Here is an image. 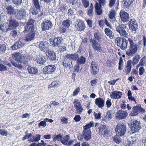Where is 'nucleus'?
I'll return each instance as SVG.
<instances>
[{"instance_id":"24","label":"nucleus","mask_w":146,"mask_h":146,"mask_svg":"<svg viewBox=\"0 0 146 146\" xmlns=\"http://www.w3.org/2000/svg\"><path fill=\"white\" fill-rule=\"evenodd\" d=\"M79 55L77 52L71 54H68L65 56V57L70 60L75 61L77 60Z\"/></svg>"},{"instance_id":"47","label":"nucleus","mask_w":146,"mask_h":146,"mask_svg":"<svg viewBox=\"0 0 146 146\" xmlns=\"http://www.w3.org/2000/svg\"><path fill=\"white\" fill-rule=\"evenodd\" d=\"M71 23V22L69 19H66L63 21L62 25L64 27L68 28L70 27Z\"/></svg>"},{"instance_id":"30","label":"nucleus","mask_w":146,"mask_h":146,"mask_svg":"<svg viewBox=\"0 0 146 146\" xmlns=\"http://www.w3.org/2000/svg\"><path fill=\"white\" fill-rule=\"evenodd\" d=\"M30 136V142H37L40 139L41 135L40 134H36L33 135L31 133Z\"/></svg>"},{"instance_id":"17","label":"nucleus","mask_w":146,"mask_h":146,"mask_svg":"<svg viewBox=\"0 0 146 146\" xmlns=\"http://www.w3.org/2000/svg\"><path fill=\"white\" fill-rule=\"evenodd\" d=\"M41 25L42 29L44 31L50 29L53 25L52 22L49 20L43 22Z\"/></svg>"},{"instance_id":"64","label":"nucleus","mask_w":146,"mask_h":146,"mask_svg":"<svg viewBox=\"0 0 146 146\" xmlns=\"http://www.w3.org/2000/svg\"><path fill=\"white\" fill-rule=\"evenodd\" d=\"M82 3L85 8H87L89 6V3L88 1L82 0Z\"/></svg>"},{"instance_id":"43","label":"nucleus","mask_w":146,"mask_h":146,"mask_svg":"<svg viewBox=\"0 0 146 146\" xmlns=\"http://www.w3.org/2000/svg\"><path fill=\"white\" fill-rule=\"evenodd\" d=\"M70 139L69 136L68 135H67L64 137L63 138H62L61 141L63 144L64 145H67Z\"/></svg>"},{"instance_id":"41","label":"nucleus","mask_w":146,"mask_h":146,"mask_svg":"<svg viewBox=\"0 0 146 146\" xmlns=\"http://www.w3.org/2000/svg\"><path fill=\"white\" fill-rule=\"evenodd\" d=\"M77 64H85L86 61V58L83 56H79L77 60Z\"/></svg>"},{"instance_id":"32","label":"nucleus","mask_w":146,"mask_h":146,"mask_svg":"<svg viewBox=\"0 0 146 146\" xmlns=\"http://www.w3.org/2000/svg\"><path fill=\"white\" fill-rule=\"evenodd\" d=\"M131 64L132 60H129L127 61L125 69V72L127 74H128L131 69Z\"/></svg>"},{"instance_id":"34","label":"nucleus","mask_w":146,"mask_h":146,"mask_svg":"<svg viewBox=\"0 0 146 146\" xmlns=\"http://www.w3.org/2000/svg\"><path fill=\"white\" fill-rule=\"evenodd\" d=\"M35 35V33H27L25 37V40L27 42L31 41L34 38Z\"/></svg>"},{"instance_id":"39","label":"nucleus","mask_w":146,"mask_h":146,"mask_svg":"<svg viewBox=\"0 0 146 146\" xmlns=\"http://www.w3.org/2000/svg\"><path fill=\"white\" fill-rule=\"evenodd\" d=\"M141 57L138 54H137L132 59V64L133 66L137 64L139 62Z\"/></svg>"},{"instance_id":"37","label":"nucleus","mask_w":146,"mask_h":146,"mask_svg":"<svg viewBox=\"0 0 146 146\" xmlns=\"http://www.w3.org/2000/svg\"><path fill=\"white\" fill-rule=\"evenodd\" d=\"M116 0H110L108 6L110 7H112L113 6H115V8L116 10H117L118 9V7L119 5V3H117L116 5H115V4Z\"/></svg>"},{"instance_id":"49","label":"nucleus","mask_w":146,"mask_h":146,"mask_svg":"<svg viewBox=\"0 0 146 146\" xmlns=\"http://www.w3.org/2000/svg\"><path fill=\"white\" fill-rule=\"evenodd\" d=\"M123 62L122 57H120L119 59L118 69L119 70H122L123 68Z\"/></svg>"},{"instance_id":"22","label":"nucleus","mask_w":146,"mask_h":146,"mask_svg":"<svg viewBox=\"0 0 146 146\" xmlns=\"http://www.w3.org/2000/svg\"><path fill=\"white\" fill-rule=\"evenodd\" d=\"M129 25L133 31H135L137 29L138 25L137 22L134 19H132L129 21Z\"/></svg>"},{"instance_id":"16","label":"nucleus","mask_w":146,"mask_h":146,"mask_svg":"<svg viewBox=\"0 0 146 146\" xmlns=\"http://www.w3.org/2000/svg\"><path fill=\"white\" fill-rule=\"evenodd\" d=\"M122 95V92L115 90L111 92L110 94V96L113 99H120Z\"/></svg>"},{"instance_id":"52","label":"nucleus","mask_w":146,"mask_h":146,"mask_svg":"<svg viewBox=\"0 0 146 146\" xmlns=\"http://www.w3.org/2000/svg\"><path fill=\"white\" fill-rule=\"evenodd\" d=\"M20 55L21 54L20 53H18L16 54L15 55V58L14 60L22 62V60Z\"/></svg>"},{"instance_id":"63","label":"nucleus","mask_w":146,"mask_h":146,"mask_svg":"<svg viewBox=\"0 0 146 146\" xmlns=\"http://www.w3.org/2000/svg\"><path fill=\"white\" fill-rule=\"evenodd\" d=\"M139 63L142 66H143L144 64H146V58L145 56L142 57Z\"/></svg>"},{"instance_id":"14","label":"nucleus","mask_w":146,"mask_h":146,"mask_svg":"<svg viewBox=\"0 0 146 146\" xmlns=\"http://www.w3.org/2000/svg\"><path fill=\"white\" fill-rule=\"evenodd\" d=\"M97 64L94 61H92L90 66V71L92 75H95L98 73L99 68Z\"/></svg>"},{"instance_id":"59","label":"nucleus","mask_w":146,"mask_h":146,"mask_svg":"<svg viewBox=\"0 0 146 146\" xmlns=\"http://www.w3.org/2000/svg\"><path fill=\"white\" fill-rule=\"evenodd\" d=\"M34 7H40L38 0H32Z\"/></svg>"},{"instance_id":"18","label":"nucleus","mask_w":146,"mask_h":146,"mask_svg":"<svg viewBox=\"0 0 146 146\" xmlns=\"http://www.w3.org/2000/svg\"><path fill=\"white\" fill-rule=\"evenodd\" d=\"M82 137L86 141L89 140L91 137V133L90 130L84 129L82 133Z\"/></svg>"},{"instance_id":"33","label":"nucleus","mask_w":146,"mask_h":146,"mask_svg":"<svg viewBox=\"0 0 146 146\" xmlns=\"http://www.w3.org/2000/svg\"><path fill=\"white\" fill-rule=\"evenodd\" d=\"M27 69L28 72L30 74L34 75L38 73V70L35 67L29 66Z\"/></svg>"},{"instance_id":"54","label":"nucleus","mask_w":146,"mask_h":146,"mask_svg":"<svg viewBox=\"0 0 146 146\" xmlns=\"http://www.w3.org/2000/svg\"><path fill=\"white\" fill-rule=\"evenodd\" d=\"M22 0H12L13 3L17 6H19L22 3Z\"/></svg>"},{"instance_id":"45","label":"nucleus","mask_w":146,"mask_h":146,"mask_svg":"<svg viewBox=\"0 0 146 146\" xmlns=\"http://www.w3.org/2000/svg\"><path fill=\"white\" fill-rule=\"evenodd\" d=\"M62 138V134L60 133L58 135H54L53 138V141H59L60 140L61 141V139Z\"/></svg>"},{"instance_id":"3","label":"nucleus","mask_w":146,"mask_h":146,"mask_svg":"<svg viewBox=\"0 0 146 146\" xmlns=\"http://www.w3.org/2000/svg\"><path fill=\"white\" fill-rule=\"evenodd\" d=\"M115 131L118 135L122 136L126 132V125L122 123H119L116 125Z\"/></svg>"},{"instance_id":"5","label":"nucleus","mask_w":146,"mask_h":146,"mask_svg":"<svg viewBox=\"0 0 146 146\" xmlns=\"http://www.w3.org/2000/svg\"><path fill=\"white\" fill-rule=\"evenodd\" d=\"M49 41L54 47H56L61 45L63 42V40L62 37L58 36L55 37L53 39L51 38L50 39Z\"/></svg>"},{"instance_id":"38","label":"nucleus","mask_w":146,"mask_h":146,"mask_svg":"<svg viewBox=\"0 0 146 146\" xmlns=\"http://www.w3.org/2000/svg\"><path fill=\"white\" fill-rule=\"evenodd\" d=\"M115 16V10L113 9H112L111 10L109 14V18L111 19L112 20V21L110 20V21L111 22H114L115 21V20L114 18Z\"/></svg>"},{"instance_id":"51","label":"nucleus","mask_w":146,"mask_h":146,"mask_svg":"<svg viewBox=\"0 0 146 146\" xmlns=\"http://www.w3.org/2000/svg\"><path fill=\"white\" fill-rule=\"evenodd\" d=\"M76 10L74 9H69L68 10V15H76L77 13Z\"/></svg>"},{"instance_id":"4","label":"nucleus","mask_w":146,"mask_h":146,"mask_svg":"<svg viewBox=\"0 0 146 146\" xmlns=\"http://www.w3.org/2000/svg\"><path fill=\"white\" fill-rule=\"evenodd\" d=\"M145 111V110L141 108L140 104L137 105L133 107L132 110L131 112L130 115L132 116H135L137 115L139 112L143 113Z\"/></svg>"},{"instance_id":"55","label":"nucleus","mask_w":146,"mask_h":146,"mask_svg":"<svg viewBox=\"0 0 146 146\" xmlns=\"http://www.w3.org/2000/svg\"><path fill=\"white\" fill-rule=\"evenodd\" d=\"M94 115L95 116V118L96 119H100L102 117L101 113L100 112H99L98 113L94 112Z\"/></svg>"},{"instance_id":"53","label":"nucleus","mask_w":146,"mask_h":146,"mask_svg":"<svg viewBox=\"0 0 146 146\" xmlns=\"http://www.w3.org/2000/svg\"><path fill=\"white\" fill-rule=\"evenodd\" d=\"M134 0H124V4L126 6H130Z\"/></svg>"},{"instance_id":"35","label":"nucleus","mask_w":146,"mask_h":146,"mask_svg":"<svg viewBox=\"0 0 146 146\" xmlns=\"http://www.w3.org/2000/svg\"><path fill=\"white\" fill-rule=\"evenodd\" d=\"M104 31L106 35L108 36L110 39H113L114 36V33L110 29L108 28L105 29Z\"/></svg>"},{"instance_id":"6","label":"nucleus","mask_w":146,"mask_h":146,"mask_svg":"<svg viewBox=\"0 0 146 146\" xmlns=\"http://www.w3.org/2000/svg\"><path fill=\"white\" fill-rule=\"evenodd\" d=\"M14 15L15 18L19 20L24 19L26 15V10L24 9H17Z\"/></svg>"},{"instance_id":"57","label":"nucleus","mask_w":146,"mask_h":146,"mask_svg":"<svg viewBox=\"0 0 146 146\" xmlns=\"http://www.w3.org/2000/svg\"><path fill=\"white\" fill-rule=\"evenodd\" d=\"M8 132L7 130L5 129H0V134L3 136H7L8 135Z\"/></svg>"},{"instance_id":"2","label":"nucleus","mask_w":146,"mask_h":146,"mask_svg":"<svg viewBox=\"0 0 146 146\" xmlns=\"http://www.w3.org/2000/svg\"><path fill=\"white\" fill-rule=\"evenodd\" d=\"M128 123L133 133L137 132L141 128L139 121L137 120H132L130 121Z\"/></svg>"},{"instance_id":"19","label":"nucleus","mask_w":146,"mask_h":146,"mask_svg":"<svg viewBox=\"0 0 146 146\" xmlns=\"http://www.w3.org/2000/svg\"><path fill=\"white\" fill-rule=\"evenodd\" d=\"M121 19L123 23L128 21L129 19V14L123 11H121L120 13Z\"/></svg>"},{"instance_id":"40","label":"nucleus","mask_w":146,"mask_h":146,"mask_svg":"<svg viewBox=\"0 0 146 146\" xmlns=\"http://www.w3.org/2000/svg\"><path fill=\"white\" fill-rule=\"evenodd\" d=\"M112 118L111 114L110 112H107L104 115V116L103 117L102 120L105 121H109Z\"/></svg>"},{"instance_id":"62","label":"nucleus","mask_w":146,"mask_h":146,"mask_svg":"<svg viewBox=\"0 0 146 146\" xmlns=\"http://www.w3.org/2000/svg\"><path fill=\"white\" fill-rule=\"evenodd\" d=\"M31 135V133L27 134L23 137L22 140L23 141H24L26 139H28V141H30V138Z\"/></svg>"},{"instance_id":"20","label":"nucleus","mask_w":146,"mask_h":146,"mask_svg":"<svg viewBox=\"0 0 146 146\" xmlns=\"http://www.w3.org/2000/svg\"><path fill=\"white\" fill-rule=\"evenodd\" d=\"M36 61L38 63L43 65L46 62V57L42 54H40L36 56Z\"/></svg>"},{"instance_id":"26","label":"nucleus","mask_w":146,"mask_h":146,"mask_svg":"<svg viewBox=\"0 0 146 146\" xmlns=\"http://www.w3.org/2000/svg\"><path fill=\"white\" fill-rule=\"evenodd\" d=\"M7 13L9 15H13L15 14L17 10L12 5H9L7 6L6 8Z\"/></svg>"},{"instance_id":"13","label":"nucleus","mask_w":146,"mask_h":146,"mask_svg":"<svg viewBox=\"0 0 146 146\" xmlns=\"http://www.w3.org/2000/svg\"><path fill=\"white\" fill-rule=\"evenodd\" d=\"M49 44L46 41H41L38 44L39 48L41 51L47 52L49 49Z\"/></svg>"},{"instance_id":"36","label":"nucleus","mask_w":146,"mask_h":146,"mask_svg":"<svg viewBox=\"0 0 146 146\" xmlns=\"http://www.w3.org/2000/svg\"><path fill=\"white\" fill-rule=\"evenodd\" d=\"M12 64L14 66L21 69L23 68V66L21 65L22 62L14 60H12L11 61Z\"/></svg>"},{"instance_id":"56","label":"nucleus","mask_w":146,"mask_h":146,"mask_svg":"<svg viewBox=\"0 0 146 146\" xmlns=\"http://www.w3.org/2000/svg\"><path fill=\"white\" fill-rule=\"evenodd\" d=\"M112 102L111 100L110 99L108 98L106 102V105L107 108H110L112 105Z\"/></svg>"},{"instance_id":"9","label":"nucleus","mask_w":146,"mask_h":146,"mask_svg":"<svg viewBox=\"0 0 146 146\" xmlns=\"http://www.w3.org/2000/svg\"><path fill=\"white\" fill-rule=\"evenodd\" d=\"M19 25V23L15 19H11L9 21L8 27L6 30L8 31L12 29H15Z\"/></svg>"},{"instance_id":"31","label":"nucleus","mask_w":146,"mask_h":146,"mask_svg":"<svg viewBox=\"0 0 146 146\" xmlns=\"http://www.w3.org/2000/svg\"><path fill=\"white\" fill-rule=\"evenodd\" d=\"M95 11L98 15H100L102 13L101 6L99 5V3L96 2L95 6Z\"/></svg>"},{"instance_id":"28","label":"nucleus","mask_w":146,"mask_h":146,"mask_svg":"<svg viewBox=\"0 0 146 146\" xmlns=\"http://www.w3.org/2000/svg\"><path fill=\"white\" fill-rule=\"evenodd\" d=\"M35 27L34 26H30L28 25H26L24 27V30L23 32L26 33H35L34 32Z\"/></svg>"},{"instance_id":"58","label":"nucleus","mask_w":146,"mask_h":146,"mask_svg":"<svg viewBox=\"0 0 146 146\" xmlns=\"http://www.w3.org/2000/svg\"><path fill=\"white\" fill-rule=\"evenodd\" d=\"M88 15L89 17L92 18L94 14L93 9H89L88 12Z\"/></svg>"},{"instance_id":"60","label":"nucleus","mask_w":146,"mask_h":146,"mask_svg":"<svg viewBox=\"0 0 146 146\" xmlns=\"http://www.w3.org/2000/svg\"><path fill=\"white\" fill-rule=\"evenodd\" d=\"M58 84V83L56 81L53 82L52 83L48 86V88L55 87Z\"/></svg>"},{"instance_id":"12","label":"nucleus","mask_w":146,"mask_h":146,"mask_svg":"<svg viewBox=\"0 0 146 146\" xmlns=\"http://www.w3.org/2000/svg\"><path fill=\"white\" fill-rule=\"evenodd\" d=\"M75 27L77 29L80 31H84L86 28L84 22L78 19L77 20L75 24Z\"/></svg>"},{"instance_id":"10","label":"nucleus","mask_w":146,"mask_h":146,"mask_svg":"<svg viewBox=\"0 0 146 146\" xmlns=\"http://www.w3.org/2000/svg\"><path fill=\"white\" fill-rule=\"evenodd\" d=\"M128 115L126 111L121 110L116 112L115 117L117 119L121 120L126 118Z\"/></svg>"},{"instance_id":"44","label":"nucleus","mask_w":146,"mask_h":146,"mask_svg":"<svg viewBox=\"0 0 146 146\" xmlns=\"http://www.w3.org/2000/svg\"><path fill=\"white\" fill-rule=\"evenodd\" d=\"M94 124L93 122L91 121L86 124L83 127L84 129L90 130L89 129L91 127H94Z\"/></svg>"},{"instance_id":"27","label":"nucleus","mask_w":146,"mask_h":146,"mask_svg":"<svg viewBox=\"0 0 146 146\" xmlns=\"http://www.w3.org/2000/svg\"><path fill=\"white\" fill-rule=\"evenodd\" d=\"M100 133L102 135L105 136L106 134H108V131L107 130V127L105 125H101L98 128Z\"/></svg>"},{"instance_id":"15","label":"nucleus","mask_w":146,"mask_h":146,"mask_svg":"<svg viewBox=\"0 0 146 146\" xmlns=\"http://www.w3.org/2000/svg\"><path fill=\"white\" fill-rule=\"evenodd\" d=\"M116 31L119 33L120 35L125 37H127L128 33L123 27L122 25L116 27Z\"/></svg>"},{"instance_id":"48","label":"nucleus","mask_w":146,"mask_h":146,"mask_svg":"<svg viewBox=\"0 0 146 146\" xmlns=\"http://www.w3.org/2000/svg\"><path fill=\"white\" fill-rule=\"evenodd\" d=\"M19 35V33L15 30L11 32L10 35L13 38H16L18 37Z\"/></svg>"},{"instance_id":"29","label":"nucleus","mask_w":146,"mask_h":146,"mask_svg":"<svg viewBox=\"0 0 146 146\" xmlns=\"http://www.w3.org/2000/svg\"><path fill=\"white\" fill-rule=\"evenodd\" d=\"M48 51L47 56L48 58L51 60L54 61L55 60L56 58V56L55 52L52 51L50 50H49Z\"/></svg>"},{"instance_id":"21","label":"nucleus","mask_w":146,"mask_h":146,"mask_svg":"<svg viewBox=\"0 0 146 146\" xmlns=\"http://www.w3.org/2000/svg\"><path fill=\"white\" fill-rule=\"evenodd\" d=\"M94 102L96 105L99 108L104 107L105 105V100L101 97L96 98Z\"/></svg>"},{"instance_id":"23","label":"nucleus","mask_w":146,"mask_h":146,"mask_svg":"<svg viewBox=\"0 0 146 146\" xmlns=\"http://www.w3.org/2000/svg\"><path fill=\"white\" fill-rule=\"evenodd\" d=\"M31 12L33 15H38V16L39 17L42 16L44 14L43 12L41 11L40 8L38 7H33L31 10Z\"/></svg>"},{"instance_id":"42","label":"nucleus","mask_w":146,"mask_h":146,"mask_svg":"<svg viewBox=\"0 0 146 146\" xmlns=\"http://www.w3.org/2000/svg\"><path fill=\"white\" fill-rule=\"evenodd\" d=\"M16 44L17 45V46L19 48H20L22 47L25 44V39L23 38H20L19 40L16 42Z\"/></svg>"},{"instance_id":"50","label":"nucleus","mask_w":146,"mask_h":146,"mask_svg":"<svg viewBox=\"0 0 146 146\" xmlns=\"http://www.w3.org/2000/svg\"><path fill=\"white\" fill-rule=\"evenodd\" d=\"M120 136H121L117 133L116 135L113 137L114 141L117 143H119L121 141V139Z\"/></svg>"},{"instance_id":"46","label":"nucleus","mask_w":146,"mask_h":146,"mask_svg":"<svg viewBox=\"0 0 146 146\" xmlns=\"http://www.w3.org/2000/svg\"><path fill=\"white\" fill-rule=\"evenodd\" d=\"M135 139L133 138L132 137H131L127 139V144L128 146L131 145L133 144L135 142Z\"/></svg>"},{"instance_id":"7","label":"nucleus","mask_w":146,"mask_h":146,"mask_svg":"<svg viewBox=\"0 0 146 146\" xmlns=\"http://www.w3.org/2000/svg\"><path fill=\"white\" fill-rule=\"evenodd\" d=\"M90 42L92 45V47L95 50L100 52L102 50L103 47L102 44H100L94 39L91 38L90 40Z\"/></svg>"},{"instance_id":"25","label":"nucleus","mask_w":146,"mask_h":146,"mask_svg":"<svg viewBox=\"0 0 146 146\" xmlns=\"http://www.w3.org/2000/svg\"><path fill=\"white\" fill-rule=\"evenodd\" d=\"M68 60L66 57L63 61V65L65 68H68L69 69H72L73 67V64L72 62L69 61Z\"/></svg>"},{"instance_id":"11","label":"nucleus","mask_w":146,"mask_h":146,"mask_svg":"<svg viewBox=\"0 0 146 146\" xmlns=\"http://www.w3.org/2000/svg\"><path fill=\"white\" fill-rule=\"evenodd\" d=\"M56 70V67L54 65H49L44 68L43 73L45 74H50L54 72Z\"/></svg>"},{"instance_id":"1","label":"nucleus","mask_w":146,"mask_h":146,"mask_svg":"<svg viewBox=\"0 0 146 146\" xmlns=\"http://www.w3.org/2000/svg\"><path fill=\"white\" fill-rule=\"evenodd\" d=\"M128 41L129 42V49L126 51V54L129 56H132L136 53L138 50L137 45L135 41L132 38H129L128 40L124 38L117 37L115 38V42L117 45L122 50H125L127 48Z\"/></svg>"},{"instance_id":"8","label":"nucleus","mask_w":146,"mask_h":146,"mask_svg":"<svg viewBox=\"0 0 146 146\" xmlns=\"http://www.w3.org/2000/svg\"><path fill=\"white\" fill-rule=\"evenodd\" d=\"M73 104L76 109V113L79 114H82L84 109L82 107L80 102H79L78 100L75 99L74 100Z\"/></svg>"},{"instance_id":"61","label":"nucleus","mask_w":146,"mask_h":146,"mask_svg":"<svg viewBox=\"0 0 146 146\" xmlns=\"http://www.w3.org/2000/svg\"><path fill=\"white\" fill-rule=\"evenodd\" d=\"M34 20L31 18L29 20V21L27 23L26 25H28L30 26H34L33 24L34 23Z\"/></svg>"}]
</instances>
